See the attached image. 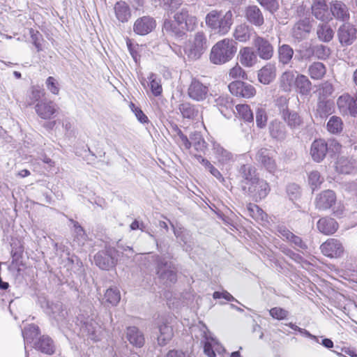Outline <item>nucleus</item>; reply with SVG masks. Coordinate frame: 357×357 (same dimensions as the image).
I'll return each mask as SVG.
<instances>
[{
	"label": "nucleus",
	"instance_id": "55",
	"mask_svg": "<svg viewBox=\"0 0 357 357\" xmlns=\"http://www.w3.org/2000/svg\"><path fill=\"white\" fill-rule=\"evenodd\" d=\"M149 79H150V87L152 93L155 96H160L162 91L160 80L157 79L153 74H151Z\"/></svg>",
	"mask_w": 357,
	"mask_h": 357
},
{
	"label": "nucleus",
	"instance_id": "51",
	"mask_svg": "<svg viewBox=\"0 0 357 357\" xmlns=\"http://www.w3.org/2000/svg\"><path fill=\"white\" fill-rule=\"evenodd\" d=\"M317 114L321 118H324L332 113V104L328 100H320L317 105Z\"/></svg>",
	"mask_w": 357,
	"mask_h": 357
},
{
	"label": "nucleus",
	"instance_id": "33",
	"mask_svg": "<svg viewBox=\"0 0 357 357\" xmlns=\"http://www.w3.org/2000/svg\"><path fill=\"white\" fill-rule=\"evenodd\" d=\"M353 104L354 97L347 93L340 96L337 100V107L340 112L343 114H349L351 115Z\"/></svg>",
	"mask_w": 357,
	"mask_h": 357
},
{
	"label": "nucleus",
	"instance_id": "41",
	"mask_svg": "<svg viewBox=\"0 0 357 357\" xmlns=\"http://www.w3.org/2000/svg\"><path fill=\"white\" fill-rule=\"evenodd\" d=\"M233 36L240 42H246L250 38V28L245 24H239L236 26Z\"/></svg>",
	"mask_w": 357,
	"mask_h": 357
},
{
	"label": "nucleus",
	"instance_id": "6",
	"mask_svg": "<svg viewBox=\"0 0 357 357\" xmlns=\"http://www.w3.org/2000/svg\"><path fill=\"white\" fill-rule=\"evenodd\" d=\"M271 190L268 183L264 179H257L248 187V194L256 202L260 201L268 195Z\"/></svg>",
	"mask_w": 357,
	"mask_h": 357
},
{
	"label": "nucleus",
	"instance_id": "29",
	"mask_svg": "<svg viewBox=\"0 0 357 357\" xmlns=\"http://www.w3.org/2000/svg\"><path fill=\"white\" fill-rule=\"evenodd\" d=\"M281 116L287 125L291 129L298 128L303 123V120L298 113L291 112L289 109H283Z\"/></svg>",
	"mask_w": 357,
	"mask_h": 357
},
{
	"label": "nucleus",
	"instance_id": "59",
	"mask_svg": "<svg viewBox=\"0 0 357 357\" xmlns=\"http://www.w3.org/2000/svg\"><path fill=\"white\" fill-rule=\"evenodd\" d=\"M267 122V115L264 109L258 108L256 112V123L257 127L263 128Z\"/></svg>",
	"mask_w": 357,
	"mask_h": 357
},
{
	"label": "nucleus",
	"instance_id": "63",
	"mask_svg": "<svg viewBox=\"0 0 357 357\" xmlns=\"http://www.w3.org/2000/svg\"><path fill=\"white\" fill-rule=\"evenodd\" d=\"M130 107L132 111L134 112L136 118L140 123H148V117L144 114V113L142 111L140 108L135 107L133 103H131Z\"/></svg>",
	"mask_w": 357,
	"mask_h": 357
},
{
	"label": "nucleus",
	"instance_id": "19",
	"mask_svg": "<svg viewBox=\"0 0 357 357\" xmlns=\"http://www.w3.org/2000/svg\"><path fill=\"white\" fill-rule=\"evenodd\" d=\"M245 17L248 22L255 26L259 27L264 24V15L257 6H248L245 10Z\"/></svg>",
	"mask_w": 357,
	"mask_h": 357
},
{
	"label": "nucleus",
	"instance_id": "25",
	"mask_svg": "<svg viewBox=\"0 0 357 357\" xmlns=\"http://www.w3.org/2000/svg\"><path fill=\"white\" fill-rule=\"evenodd\" d=\"M36 112L43 119H50L56 112V106L52 101H41L36 104Z\"/></svg>",
	"mask_w": 357,
	"mask_h": 357
},
{
	"label": "nucleus",
	"instance_id": "39",
	"mask_svg": "<svg viewBox=\"0 0 357 357\" xmlns=\"http://www.w3.org/2000/svg\"><path fill=\"white\" fill-rule=\"evenodd\" d=\"M294 86L302 95H307L311 90V82L303 75H296Z\"/></svg>",
	"mask_w": 357,
	"mask_h": 357
},
{
	"label": "nucleus",
	"instance_id": "43",
	"mask_svg": "<svg viewBox=\"0 0 357 357\" xmlns=\"http://www.w3.org/2000/svg\"><path fill=\"white\" fill-rule=\"evenodd\" d=\"M36 348L41 352L47 354H52L54 352V345L51 338L47 336H43L38 343Z\"/></svg>",
	"mask_w": 357,
	"mask_h": 357
},
{
	"label": "nucleus",
	"instance_id": "2",
	"mask_svg": "<svg viewBox=\"0 0 357 357\" xmlns=\"http://www.w3.org/2000/svg\"><path fill=\"white\" fill-rule=\"evenodd\" d=\"M236 50V43L234 40L230 38H224L212 47L210 60L216 65L225 63L232 59Z\"/></svg>",
	"mask_w": 357,
	"mask_h": 357
},
{
	"label": "nucleus",
	"instance_id": "62",
	"mask_svg": "<svg viewBox=\"0 0 357 357\" xmlns=\"http://www.w3.org/2000/svg\"><path fill=\"white\" fill-rule=\"evenodd\" d=\"M76 236L75 241H77L78 245H83L86 240V234L82 227L77 222L74 225Z\"/></svg>",
	"mask_w": 357,
	"mask_h": 357
},
{
	"label": "nucleus",
	"instance_id": "15",
	"mask_svg": "<svg viewBox=\"0 0 357 357\" xmlns=\"http://www.w3.org/2000/svg\"><path fill=\"white\" fill-rule=\"evenodd\" d=\"M336 202V195L333 190H326L318 194L314 199L316 208L326 211L331 208Z\"/></svg>",
	"mask_w": 357,
	"mask_h": 357
},
{
	"label": "nucleus",
	"instance_id": "14",
	"mask_svg": "<svg viewBox=\"0 0 357 357\" xmlns=\"http://www.w3.org/2000/svg\"><path fill=\"white\" fill-rule=\"evenodd\" d=\"M156 26L154 18L143 16L137 19L133 24V31L139 36H146L151 33Z\"/></svg>",
	"mask_w": 357,
	"mask_h": 357
},
{
	"label": "nucleus",
	"instance_id": "47",
	"mask_svg": "<svg viewBox=\"0 0 357 357\" xmlns=\"http://www.w3.org/2000/svg\"><path fill=\"white\" fill-rule=\"evenodd\" d=\"M240 174L242 177L247 181V184L249 185L250 183H252L257 179H259L256 176V169L250 165H244L241 166L240 169Z\"/></svg>",
	"mask_w": 357,
	"mask_h": 357
},
{
	"label": "nucleus",
	"instance_id": "28",
	"mask_svg": "<svg viewBox=\"0 0 357 357\" xmlns=\"http://www.w3.org/2000/svg\"><path fill=\"white\" fill-rule=\"evenodd\" d=\"M239 61L245 67H252L257 61V56L252 47H245L239 52Z\"/></svg>",
	"mask_w": 357,
	"mask_h": 357
},
{
	"label": "nucleus",
	"instance_id": "7",
	"mask_svg": "<svg viewBox=\"0 0 357 357\" xmlns=\"http://www.w3.org/2000/svg\"><path fill=\"white\" fill-rule=\"evenodd\" d=\"M228 88L230 93L236 97L250 98L256 94V89L252 85L241 81L231 82Z\"/></svg>",
	"mask_w": 357,
	"mask_h": 357
},
{
	"label": "nucleus",
	"instance_id": "10",
	"mask_svg": "<svg viewBox=\"0 0 357 357\" xmlns=\"http://www.w3.org/2000/svg\"><path fill=\"white\" fill-rule=\"evenodd\" d=\"M357 29L350 23H344L337 29V37L342 46L351 45L356 39Z\"/></svg>",
	"mask_w": 357,
	"mask_h": 357
},
{
	"label": "nucleus",
	"instance_id": "17",
	"mask_svg": "<svg viewBox=\"0 0 357 357\" xmlns=\"http://www.w3.org/2000/svg\"><path fill=\"white\" fill-rule=\"evenodd\" d=\"M214 102L215 106L225 117L227 119L231 117L234 111L233 109V100L231 97L227 95H222L215 98Z\"/></svg>",
	"mask_w": 357,
	"mask_h": 357
},
{
	"label": "nucleus",
	"instance_id": "23",
	"mask_svg": "<svg viewBox=\"0 0 357 357\" xmlns=\"http://www.w3.org/2000/svg\"><path fill=\"white\" fill-rule=\"evenodd\" d=\"M276 66L273 63H268L258 71V79L264 84H268L276 77Z\"/></svg>",
	"mask_w": 357,
	"mask_h": 357
},
{
	"label": "nucleus",
	"instance_id": "21",
	"mask_svg": "<svg viewBox=\"0 0 357 357\" xmlns=\"http://www.w3.org/2000/svg\"><path fill=\"white\" fill-rule=\"evenodd\" d=\"M212 150L215 159L221 165H229L234 161L232 153L225 149L220 144L213 142Z\"/></svg>",
	"mask_w": 357,
	"mask_h": 357
},
{
	"label": "nucleus",
	"instance_id": "3",
	"mask_svg": "<svg viewBox=\"0 0 357 357\" xmlns=\"http://www.w3.org/2000/svg\"><path fill=\"white\" fill-rule=\"evenodd\" d=\"M208 45L206 33L198 31L185 43L184 52L189 59L197 60L206 52Z\"/></svg>",
	"mask_w": 357,
	"mask_h": 357
},
{
	"label": "nucleus",
	"instance_id": "53",
	"mask_svg": "<svg viewBox=\"0 0 357 357\" xmlns=\"http://www.w3.org/2000/svg\"><path fill=\"white\" fill-rule=\"evenodd\" d=\"M105 298L112 305H116L121 300L119 290L116 287L108 289L105 294Z\"/></svg>",
	"mask_w": 357,
	"mask_h": 357
},
{
	"label": "nucleus",
	"instance_id": "18",
	"mask_svg": "<svg viewBox=\"0 0 357 357\" xmlns=\"http://www.w3.org/2000/svg\"><path fill=\"white\" fill-rule=\"evenodd\" d=\"M188 93L190 98L192 99L197 101H202L206 98L208 88L199 81L194 79L189 86Z\"/></svg>",
	"mask_w": 357,
	"mask_h": 357
},
{
	"label": "nucleus",
	"instance_id": "26",
	"mask_svg": "<svg viewBox=\"0 0 357 357\" xmlns=\"http://www.w3.org/2000/svg\"><path fill=\"white\" fill-rule=\"evenodd\" d=\"M335 168L340 174H351L357 169V162L352 158L340 157L337 160Z\"/></svg>",
	"mask_w": 357,
	"mask_h": 357
},
{
	"label": "nucleus",
	"instance_id": "32",
	"mask_svg": "<svg viewBox=\"0 0 357 357\" xmlns=\"http://www.w3.org/2000/svg\"><path fill=\"white\" fill-rule=\"evenodd\" d=\"M126 337L130 344L141 347L144 343L143 334L135 326H130L127 328Z\"/></svg>",
	"mask_w": 357,
	"mask_h": 357
},
{
	"label": "nucleus",
	"instance_id": "34",
	"mask_svg": "<svg viewBox=\"0 0 357 357\" xmlns=\"http://www.w3.org/2000/svg\"><path fill=\"white\" fill-rule=\"evenodd\" d=\"M269 132L271 137L278 140L284 139L287 135L285 126L277 120L271 122Z\"/></svg>",
	"mask_w": 357,
	"mask_h": 357
},
{
	"label": "nucleus",
	"instance_id": "52",
	"mask_svg": "<svg viewBox=\"0 0 357 357\" xmlns=\"http://www.w3.org/2000/svg\"><path fill=\"white\" fill-rule=\"evenodd\" d=\"M323 182L324 178L318 171L314 170L309 173L308 183L313 191L318 189Z\"/></svg>",
	"mask_w": 357,
	"mask_h": 357
},
{
	"label": "nucleus",
	"instance_id": "30",
	"mask_svg": "<svg viewBox=\"0 0 357 357\" xmlns=\"http://www.w3.org/2000/svg\"><path fill=\"white\" fill-rule=\"evenodd\" d=\"M312 13L314 17L323 22L328 23L332 20L331 10H328L327 5H312Z\"/></svg>",
	"mask_w": 357,
	"mask_h": 357
},
{
	"label": "nucleus",
	"instance_id": "4",
	"mask_svg": "<svg viewBox=\"0 0 357 357\" xmlns=\"http://www.w3.org/2000/svg\"><path fill=\"white\" fill-rule=\"evenodd\" d=\"M155 271L160 280L165 284L174 283L177 280V270L175 265L172 261L159 256L156 259Z\"/></svg>",
	"mask_w": 357,
	"mask_h": 357
},
{
	"label": "nucleus",
	"instance_id": "8",
	"mask_svg": "<svg viewBox=\"0 0 357 357\" xmlns=\"http://www.w3.org/2000/svg\"><path fill=\"white\" fill-rule=\"evenodd\" d=\"M256 160L268 172L274 174L277 170V165L274 159V151L266 148H261L256 154Z\"/></svg>",
	"mask_w": 357,
	"mask_h": 357
},
{
	"label": "nucleus",
	"instance_id": "37",
	"mask_svg": "<svg viewBox=\"0 0 357 357\" xmlns=\"http://www.w3.org/2000/svg\"><path fill=\"white\" fill-rule=\"evenodd\" d=\"M116 17L119 21L126 22L130 17V10L124 1H118L114 6Z\"/></svg>",
	"mask_w": 357,
	"mask_h": 357
},
{
	"label": "nucleus",
	"instance_id": "64",
	"mask_svg": "<svg viewBox=\"0 0 357 357\" xmlns=\"http://www.w3.org/2000/svg\"><path fill=\"white\" fill-rule=\"evenodd\" d=\"M44 95V90L36 87L33 88L30 96L31 102H29V105H31L34 102L39 101Z\"/></svg>",
	"mask_w": 357,
	"mask_h": 357
},
{
	"label": "nucleus",
	"instance_id": "27",
	"mask_svg": "<svg viewBox=\"0 0 357 357\" xmlns=\"http://www.w3.org/2000/svg\"><path fill=\"white\" fill-rule=\"evenodd\" d=\"M317 227L321 233L331 235L337 231L338 224L334 219L326 217L319 220Z\"/></svg>",
	"mask_w": 357,
	"mask_h": 357
},
{
	"label": "nucleus",
	"instance_id": "50",
	"mask_svg": "<svg viewBox=\"0 0 357 357\" xmlns=\"http://www.w3.org/2000/svg\"><path fill=\"white\" fill-rule=\"evenodd\" d=\"M39 334V328L35 325H30L22 331V335L24 340V347L26 349V345L31 342L34 337H37Z\"/></svg>",
	"mask_w": 357,
	"mask_h": 357
},
{
	"label": "nucleus",
	"instance_id": "57",
	"mask_svg": "<svg viewBox=\"0 0 357 357\" xmlns=\"http://www.w3.org/2000/svg\"><path fill=\"white\" fill-rule=\"evenodd\" d=\"M229 77L231 79H245L246 73L245 70L237 63L229 70Z\"/></svg>",
	"mask_w": 357,
	"mask_h": 357
},
{
	"label": "nucleus",
	"instance_id": "49",
	"mask_svg": "<svg viewBox=\"0 0 357 357\" xmlns=\"http://www.w3.org/2000/svg\"><path fill=\"white\" fill-rule=\"evenodd\" d=\"M236 114L238 116L246 121H253V113L249 105L245 104H238L236 106Z\"/></svg>",
	"mask_w": 357,
	"mask_h": 357
},
{
	"label": "nucleus",
	"instance_id": "60",
	"mask_svg": "<svg viewBox=\"0 0 357 357\" xmlns=\"http://www.w3.org/2000/svg\"><path fill=\"white\" fill-rule=\"evenodd\" d=\"M47 89L53 94L58 95L59 86L58 81L53 77H49L45 82Z\"/></svg>",
	"mask_w": 357,
	"mask_h": 357
},
{
	"label": "nucleus",
	"instance_id": "12",
	"mask_svg": "<svg viewBox=\"0 0 357 357\" xmlns=\"http://www.w3.org/2000/svg\"><path fill=\"white\" fill-rule=\"evenodd\" d=\"M321 252L328 257H340L344 252L342 243L336 238H329L320 246Z\"/></svg>",
	"mask_w": 357,
	"mask_h": 357
},
{
	"label": "nucleus",
	"instance_id": "61",
	"mask_svg": "<svg viewBox=\"0 0 357 357\" xmlns=\"http://www.w3.org/2000/svg\"><path fill=\"white\" fill-rule=\"evenodd\" d=\"M174 130L176 133V137H178V142L181 146H184L186 149H190V143L187 136L185 135L177 126L175 127Z\"/></svg>",
	"mask_w": 357,
	"mask_h": 357
},
{
	"label": "nucleus",
	"instance_id": "46",
	"mask_svg": "<svg viewBox=\"0 0 357 357\" xmlns=\"http://www.w3.org/2000/svg\"><path fill=\"white\" fill-rule=\"evenodd\" d=\"M171 225L173 228L174 234L176 237L180 239L183 242L184 245H187V248H189V250L192 248V236L190 233L183 230L181 228H175L174 225L171 223Z\"/></svg>",
	"mask_w": 357,
	"mask_h": 357
},
{
	"label": "nucleus",
	"instance_id": "31",
	"mask_svg": "<svg viewBox=\"0 0 357 357\" xmlns=\"http://www.w3.org/2000/svg\"><path fill=\"white\" fill-rule=\"evenodd\" d=\"M296 72L287 70L280 77V87L286 92L291 91L295 84Z\"/></svg>",
	"mask_w": 357,
	"mask_h": 357
},
{
	"label": "nucleus",
	"instance_id": "24",
	"mask_svg": "<svg viewBox=\"0 0 357 357\" xmlns=\"http://www.w3.org/2000/svg\"><path fill=\"white\" fill-rule=\"evenodd\" d=\"M82 330L87 332V334L93 341L100 340L103 330L102 327L93 319L84 321Z\"/></svg>",
	"mask_w": 357,
	"mask_h": 357
},
{
	"label": "nucleus",
	"instance_id": "56",
	"mask_svg": "<svg viewBox=\"0 0 357 357\" xmlns=\"http://www.w3.org/2000/svg\"><path fill=\"white\" fill-rule=\"evenodd\" d=\"M270 315L277 320H283L289 315V312L282 307H275L269 310Z\"/></svg>",
	"mask_w": 357,
	"mask_h": 357
},
{
	"label": "nucleus",
	"instance_id": "22",
	"mask_svg": "<svg viewBox=\"0 0 357 357\" xmlns=\"http://www.w3.org/2000/svg\"><path fill=\"white\" fill-rule=\"evenodd\" d=\"M312 26L308 19H304L295 24L292 29V36L301 40L306 38L311 31Z\"/></svg>",
	"mask_w": 357,
	"mask_h": 357
},
{
	"label": "nucleus",
	"instance_id": "1",
	"mask_svg": "<svg viewBox=\"0 0 357 357\" xmlns=\"http://www.w3.org/2000/svg\"><path fill=\"white\" fill-rule=\"evenodd\" d=\"M205 22L211 31L224 36L231 29L233 24V15L230 10L223 13L222 11L213 10L206 15Z\"/></svg>",
	"mask_w": 357,
	"mask_h": 357
},
{
	"label": "nucleus",
	"instance_id": "9",
	"mask_svg": "<svg viewBox=\"0 0 357 357\" xmlns=\"http://www.w3.org/2000/svg\"><path fill=\"white\" fill-rule=\"evenodd\" d=\"M115 252L116 250L111 248L98 252L94 256L95 264L102 270H109L116 264V260L114 256Z\"/></svg>",
	"mask_w": 357,
	"mask_h": 357
},
{
	"label": "nucleus",
	"instance_id": "5",
	"mask_svg": "<svg viewBox=\"0 0 357 357\" xmlns=\"http://www.w3.org/2000/svg\"><path fill=\"white\" fill-rule=\"evenodd\" d=\"M174 21L178 26H181L187 31H193L198 23V20L196 16L190 14L186 8H183L177 10L174 15Z\"/></svg>",
	"mask_w": 357,
	"mask_h": 357
},
{
	"label": "nucleus",
	"instance_id": "40",
	"mask_svg": "<svg viewBox=\"0 0 357 357\" xmlns=\"http://www.w3.org/2000/svg\"><path fill=\"white\" fill-rule=\"evenodd\" d=\"M248 215L257 222H266L267 215L257 205L249 204L247 205Z\"/></svg>",
	"mask_w": 357,
	"mask_h": 357
},
{
	"label": "nucleus",
	"instance_id": "13",
	"mask_svg": "<svg viewBox=\"0 0 357 357\" xmlns=\"http://www.w3.org/2000/svg\"><path fill=\"white\" fill-rule=\"evenodd\" d=\"M253 45L261 59L269 60L273 57V47L266 38L256 35L253 40Z\"/></svg>",
	"mask_w": 357,
	"mask_h": 357
},
{
	"label": "nucleus",
	"instance_id": "20",
	"mask_svg": "<svg viewBox=\"0 0 357 357\" xmlns=\"http://www.w3.org/2000/svg\"><path fill=\"white\" fill-rule=\"evenodd\" d=\"M328 152V144L324 139H316L310 148V155L314 162H320L326 155Z\"/></svg>",
	"mask_w": 357,
	"mask_h": 357
},
{
	"label": "nucleus",
	"instance_id": "38",
	"mask_svg": "<svg viewBox=\"0 0 357 357\" xmlns=\"http://www.w3.org/2000/svg\"><path fill=\"white\" fill-rule=\"evenodd\" d=\"M294 50L289 45L284 44L278 47V59L279 62L282 65H288L290 63L293 56Z\"/></svg>",
	"mask_w": 357,
	"mask_h": 357
},
{
	"label": "nucleus",
	"instance_id": "42",
	"mask_svg": "<svg viewBox=\"0 0 357 357\" xmlns=\"http://www.w3.org/2000/svg\"><path fill=\"white\" fill-rule=\"evenodd\" d=\"M326 67L321 62H314L308 68V74L312 79H320L326 74Z\"/></svg>",
	"mask_w": 357,
	"mask_h": 357
},
{
	"label": "nucleus",
	"instance_id": "44",
	"mask_svg": "<svg viewBox=\"0 0 357 357\" xmlns=\"http://www.w3.org/2000/svg\"><path fill=\"white\" fill-rule=\"evenodd\" d=\"M178 109L183 118L193 119L198 114L197 109L190 102L181 103Z\"/></svg>",
	"mask_w": 357,
	"mask_h": 357
},
{
	"label": "nucleus",
	"instance_id": "48",
	"mask_svg": "<svg viewBox=\"0 0 357 357\" xmlns=\"http://www.w3.org/2000/svg\"><path fill=\"white\" fill-rule=\"evenodd\" d=\"M327 130L332 134H338L343 129V122L340 117L337 116H331L327 123Z\"/></svg>",
	"mask_w": 357,
	"mask_h": 357
},
{
	"label": "nucleus",
	"instance_id": "54",
	"mask_svg": "<svg viewBox=\"0 0 357 357\" xmlns=\"http://www.w3.org/2000/svg\"><path fill=\"white\" fill-rule=\"evenodd\" d=\"M257 1L271 14H274L280 8L278 0H257Z\"/></svg>",
	"mask_w": 357,
	"mask_h": 357
},
{
	"label": "nucleus",
	"instance_id": "58",
	"mask_svg": "<svg viewBox=\"0 0 357 357\" xmlns=\"http://www.w3.org/2000/svg\"><path fill=\"white\" fill-rule=\"evenodd\" d=\"M163 31L175 36H181V31L178 29L170 20H165L162 26Z\"/></svg>",
	"mask_w": 357,
	"mask_h": 357
},
{
	"label": "nucleus",
	"instance_id": "36",
	"mask_svg": "<svg viewBox=\"0 0 357 357\" xmlns=\"http://www.w3.org/2000/svg\"><path fill=\"white\" fill-rule=\"evenodd\" d=\"M159 335L157 337L158 343L160 346H164L172 339L173 336V330L171 326L165 323H162L158 326Z\"/></svg>",
	"mask_w": 357,
	"mask_h": 357
},
{
	"label": "nucleus",
	"instance_id": "35",
	"mask_svg": "<svg viewBox=\"0 0 357 357\" xmlns=\"http://www.w3.org/2000/svg\"><path fill=\"white\" fill-rule=\"evenodd\" d=\"M317 35L319 40L324 43H328L333 39L334 31L328 23L324 22L318 25L317 29Z\"/></svg>",
	"mask_w": 357,
	"mask_h": 357
},
{
	"label": "nucleus",
	"instance_id": "11",
	"mask_svg": "<svg viewBox=\"0 0 357 357\" xmlns=\"http://www.w3.org/2000/svg\"><path fill=\"white\" fill-rule=\"evenodd\" d=\"M277 233L281 238L291 243L294 248L298 250H306L307 249L306 243L300 236L294 234L284 226H278L277 227Z\"/></svg>",
	"mask_w": 357,
	"mask_h": 357
},
{
	"label": "nucleus",
	"instance_id": "16",
	"mask_svg": "<svg viewBox=\"0 0 357 357\" xmlns=\"http://www.w3.org/2000/svg\"><path fill=\"white\" fill-rule=\"evenodd\" d=\"M330 10L332 18L341 22H347L350 18V13L347 6L341 1H332L330 3Z\"/></svg>",
	"mask_w": 357,
	"mask_h": 357
},
{
	"label": "nucleus",
	"instance_id": "45",
	"mask_svg": "<svg viewBox=\"0 0 357 357\" xmlns=\"http://www.w3.org/2000/svg\"><path fill=\"white\" fill-rule=\"evenodd\" d=\"M188 139L190 143V147L193 146L197 151H204L206 148V143L199 132L192 133Z\"/></svg>",
	"mask_w": 357,
	"mask_h": 357
}]
</instances>
